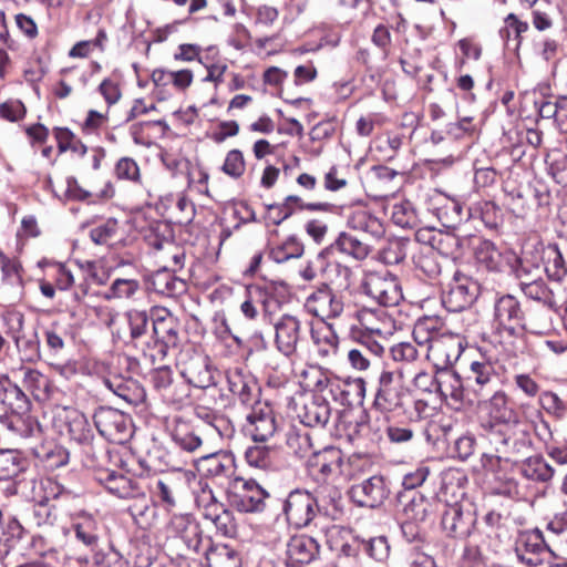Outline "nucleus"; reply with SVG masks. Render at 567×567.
Listing matches in <instances>:
<instances>
[{
	"label": "nucleus",
	"mask_w": 567,
	"mask_h": 567,
	"mask_svg": "<svg viewBox=\"0 0 567 567\" xmlns=\"http://www.w3.org/2000/svg\"><path fill=\"white\" fill-rule=\"evenodd\" d=\"M25 460L17 451H0V481L17 477L25 470Z\"/></svg>",
	"instance_id": "a18cd8bd"
},
{
	"label": "nucleus",
	"mask_w": 567,
	"mask_h": 567,
	"mask_svg": "<svg viewBox=\"0 0 567 567\" xmlns=\"http://www.w3.org/2000/svg\"><path fill=\"white\" fill-rule=\"evenodd\" d=\"M198 491L195 492V503L197 507L202 511L204 518L207 519L224 504L216 498L215 494L213 493V489L208 486L207 483H203L200 481L198 483Z\"/></svg>",
	"instance_id": "603ef678"
},
{
	"label": "nucleus",
	"mask_w": 567,
	"mask_h": 567,
	"mask_svg": "<svg viewBox=\"0 0 567 567\" xmlns=\"http://www.w3.org/2000/svg\"><path fill=\"white\" fill-rule=\"evenodd\" d=\"M331 250L347 255L355 260H363L370 252L369 244L348 233H340L330 246Z\"/></svg>",
	"instance_id": "473e14b6"
},
{
	"label": "nucleus",
	"mask_w": 567,
	"mask_h": 567,
	"mask_svg": "<svg viewBox=\"0 0 567 567\" xmlns=\"http://www.w3.org/2000/svg\"><path fill=\"white\" fill-rule=\"evenodd\" d=\"M68 432L70 437L83 445L86 453H91L93 450L92 440L93 432L91 430L90 423L84 414L72 411L68 416Z\"/></svg>",
	"instance_id": "2f4dec72"
},
{
	"label": "nucleus",
	"mask_w": 567,
	"mask_h": 567,
	"mask_svg": "<svg viewBox=\"0 0 567 567\" xmlns=\"http://www.w3.org/2000/svg\"><path fill=\"white\" fill-rule=\"evenodd\" d=\"M230 492L231 505L241 513L262 512L269 494L255 480L237 477L233 482Z\"/></svg>",
	"instance_id": "9b49d317"
},
{
	"label": "nucleus",
	"mask_w": 567,
	"mask_h": 567,
	"mask_svg": "<svg viewBox=\"0 0 567 567\" xmlns=\"http://www.w3.org/2000/svg\"><path fill=\"white\" fill-rule=\"evenodd\" d=\"M24 538L23 526L16 518H11L0 537V561H3L4 567H12L14 563H18L19 557L27 555L23 553L25 549Z\"/></svg>",
	"instance_id": "f3484780"
},
{
	"label": "nucleus",
	"mask_w": 567,
	"mask_h": 567,
	"mask_svg": "<svg viewBox=\"0 0 567 567\" xmlns=\"http://www.w3.org/2000/svg\"><path fill=\"white\" fill-rule=\"evenodd\" d=\"M99 481L111 494L120 498H134L143 495L138 483L124 474L113 471L102 472L99 476Z\"/></svg>",
	"instance_id": "b1692460"
},
{
	"label": "nucleus",
	"mask_w": 567,
	"mask_h": 567,
	"mask_svg": "<svg viewBox=\"0 0 567 567\" xmlns=\"http://www.w3.org/2000/svg\"><path fill=\"white\" fill-rule=\"evenodd\" d=\"M118 224L114 218H109L104 223L90 229V238L96 245H107L117 233Z\"/></svg>",
	"instance_id": "052dcab7"
},
{
	"label": "nucleus",
	"mask_w": 567,
	"mask_h": 567,
	"mask_svg": "<svg viewBox=\"0 0 567 567\" xmlns=\"http://www.w3.org/2000/svg\"><path fill=\"white\" fill-rule=\"evenodd\" d=\"M485 416L481 422L482 434L520 421L509 398L504 391H495L483 404Z\"/></svg>",
	"instance_id": "1a4fd4ad"
},
{
	"label": "nucleus",
	"mask_w": 567,
	"mask_h": 567,
	"mask_svg": "<svg viewBox=\"0 0 567 567\" xmlns=\"http://www.w3.org/2000/svg\"><path fill=\"white\" fill-rule=\"evenodd\" d=\"M416 269L427 279H436L442 271L441 264L433 251L422 252L415 260Z\"/></svg>",
	"instance_id": "bf43d9fd"
},
{
	"label": "nucleus",
	"mask_w": 567,
	"mask_h": 567,
	"mask_svg": "<svg viewBox=\"0 0 567 567\" xmlns=\"http://www.w3.org/2000/svg\"><path fill=\"white\" fill-rule=\"evenodd\" d=\"M319 471L323 475H331L340 471L342 465V453L339 449H324L319 455Z\"/></svg>",
	"instance_id": "13d9d810"
},
{
	"label": "nucleus",
	"mask_w": 567,
	"mask_h": 567,
	"mask_svg": "<svg viewBox=\"0 0 567 567\" xmlns=\"http://www.w3.org/2000/svg\"><path fill=\"white\" fill-rule=\"evenodd\" d=\"M436 392L442 399H451L455 403L463 402L464 388L461 377L451 369L437 371Z\"/></svg>",
	"instance_id": "c756f323"
},
{
	"label": "nucleus",
	"mask_w": 567,
	"mask_h": 567,
	"mask_svg": "<svg viewBox=\"0 0 567 567\" xmlns=\"http://www.w3.org/2000/svg\"><path fill=\"white\" fill-rule=\"evenodd\" d=\"M496 361L481 354L477 359L471 361L466 374L467 383L476 393L492 391L498 383V373L496 371Z\"/></svg>",
	"instance_id": "a211bd4d"
},
{
	"label": "nucleus",
	"mask_w": 567,
	"mask_h": 567,
	"mask_svg": "<svg viewBox=\"0 0 567 567\" xmlns=\"http://www.w3.org/2000/svg\"><path fill=\"white\" fill-rule=\"evenodd\" d=\"M330 414L331 409L328 401L322 396L316 395L305 403L299 413V419L306 426L323 427L328 423Z\"/></svg>",
	"instance_id": "cd10ccee"
},
{
	"label": "nucleus",
	"mask_w": 567,
	"mask_h": 567,
	"mask_svg": "<svg viewBox=\"0 0 567 567\" xmlns=\"http://www.w3.org/2000/svg\"><path fill=\"white\" fill-rule=\"evenodd\" d=\"M205 561L204 567H240L241 559L239 554L227 545H214L210 540L208 546L203 549Z\"/></svg>",
	"instance_id": "bb28decb"
},
{
	"label": "nucleus",
	"mask_w": 567,
	"mask_h": 567,
	"mask_svg": "<svg viewBox=\"0 0 567 567\" xmlns=\"http://www.w3.org/2000/svg\"><path fill=\"white\" fill-rule=\"evenodd\" d=\"M520 474L530 481L548 482L553 478L556 470L542 456L527 455L522 460Z\"/></svg>",
	"instance_id": "f704fd0d"
},
{
	"label": "nucleus",
	"mask_w": 567,
	"mask_h": 567,
	"mask_svg": "<svg viewBox=\"0 0 567 567\" xmlns=\"http://www.w3.org/2000/svg\"><path fill=\"white\" fill-rule=\"evenodd\" d=\"M347 224L351 229L367 237L380 238L384 234V228L380 219L367 209L359 208L353 210L349 215Z\"/></svg>",
	"instance_id": "c85d7f7f"
},
{
	"label": "nucleus",
	"mask_w": 567,
	"mask_h": 567,
	"mask_svg": "<svg viewBox=\"0 0 567 567\" xmlns=\"http://www.w3.org/2000/svg\"><path fill=\"white\" fill-rule=\"evenodd\" d=\"M227 382L229 391L238 396L243 404H250L254 401V391L256 383L251 377L246 375L243 371L235 369L227 373Z\"/></svg>",
	"instance_id": "4c0bfd02"
},
{
	"label": "nucleus",
	"mask_w": 567,
	"mask_h": 567,
	"mask_svg": "<svg viewBox=\"0 0 567 567\" xmlns=\"http://www.w3.org/2000/svg\"><path fill=\"white\" fill-rule=\"evenodd\" d=\"M482 436L488 441L496 453L485 455V467L493 458L516 464L534 452L532 426L522 420L484 433Z\"/></svg>",
	"instance_id": "f03ea898"
},
{
	"label": "nucleus",
	"mask_w": 567,
	"mask_h": 567,
	"mask_svg": "<svg viewBox=\"0 0 567 567\" xmlns=\"http://www.w3.org/2000/svg\"><path fill=\"white\" fill-rule=\"evenodd\" d=\"M152 286L156 293L169 298L182 295L186 290V282L166 270L157 271L153 276Z\"/></svg>",
	"instance_id": "a19ab883"
},
{
	"label": "nucleus",
	"mask_w": 567,
	"mask_h": 567,
	"mask_svg": "<svg viewBox=\"0 0 567 567\" xmlns=\"http://www.w3.org/2000/svg\"><path fill=\"white\" fill-rule=\"evenodd\" d=\"M278 425L274 410L268 404H257L246 416L243 430L255 443H264L275 435Z\"/></svg>",
	"instance_id": "4468645a"
},
{
	"label": "nucleus",
	"mask_w": 567,
	"mask_h": 567,
	"mask_svg": "<svg viewBox=\"0 0 567 567\" xmlns=\"http://www.w3.org/2000/svg\"><path fill=\"white\" fill-rule=\"evenodd\" d=\"M34 455L51 471L66 465L70 458L69 451L54 442H48L37 447Z\"/></svg>",
	"instance_id": "e433bc0d"
},
{
	"label": "nucleus",
	"mask_w": 567,
	"mask_h": 567,
	"mask_svg": "<svg viewBox=\"0 0 567 567\" xmlns=\"http://www.w3.org/2000/svg\"><path fill=\"white\" fill-rule=\"evenodd\" d=\"M126 320L130 328V336L132 340H137L143 337L148 327V316L143 310H130L126 312Z\"/></svg>",
	"instance_id": "e2e57ef3"
},
{
	"label": "nucleus",
	"mask_w": 567,
	"mask_h": 567,
	"mask_svg": "<svg viewBox=\"0 0 567 567\" xmlns=\"http://www.w3.org/2000/svg\"><path fill=\"white\" fill-rule=\"evenodd\" d=\"M550 328L549 317L546 310L539 307L530 308L523 312L519 336L523 332L532 334H543Z\"/></svg>",
	"instance_id": "37998d69"
},
{
	"label": "nucleus",
	"mask_w": 567,
	"mask_h": 567,
	"mask_svg": "<svg viewBox=\"0 0 567 567\" xmlns=\"http://www.w3.org/2000/svg\"><path fill=\"white\" fill-rule=\"evenodd\" d=\"M94 424L107 441L123 444L132 436V420L120 410L101 406L94 413Z\"/></svg>",
	"instance_id": "0eeeda50"
},
{
	"label": "nucleus",
	"mask_w": 567,
	"mask_h": 567,
	"mask_svg": "<svg viewBox=\"0 0 567 567\" xmlns=\"http://www.w3.org/2000/svg\"><path fill=\"white\" fill-rule=\"evenodd\" d=\"M181 374L188 384L198 389H208L216 383L209 359L202 354L192 355L184 361Z\"/></svg>",
	"instance_id": "412c9836"
},
{
	"label": "nucleus",
	"mask_w": 567,
	"mask_h": 567,
	"mask_svg": "<svg viewBox=\"0 0 567 567\" xmlns=\"http://www.w3.org/2000/svg\"><path fill=\"white\" fill-rule=\"evenodd\" d=\"M520 290L527 298L543 303L547 309L555 310L557 308L555 295L542 280V277L538 279L533 278L532 281H523Z\"/></svg>",
	"instance_id": "79ce46f5"
},
{
	"label": "nucleus",
	"mask_w": 567,
	"mask_h": 567,
	"mask_svg": "<svg viewBox=\"0 0 567 567\" xmlns=\"http://www.w3.org/2000/svg\"><path fill=\"white\" fill-rule=\"evenodd\" d=\"M99 524L93 515L83 513L79 516L78 522L74 524V532L76 538L85 546L94 548L99 542Z\"/></svg>",
	"instance_id": "c03bdc74"
},
{
	"label": "nucleus",
	"mask_w": 567,
	"mask_h": 567,
	"mask_svg": "<svg viewBox=\"0 0 567 567\" xmlns=\"http://www.w3.org/2000/svg\"><path fill=\"white\" fill-rule=\"evenodd\" d=\"M368 317H372V313L369 311L363 310L358 313L362 328L352 330L351 334L359 348L368 350L370 355L379 358L385 352V338L382 334L381 328L367 324L365 320Z\"/></svg>",
	"instance_id": "aec40b11"
},
{
	"label": "nucleus",
	"mask_w": 567,
	"mask_h": 567,
	"mask_svg": "<svg viewBox=\"0 0 567 567\" xmlns=\"http://www.w3.org/2000/svg\"><path fill=\"white\" fill-rule=\"evenodd\" d=\"M343 385L348 388V390L341 389L339 383H330L331 393L339 391L340 394L344 396L343 403L347 402L348 404H351L352 402L349 401L346 395H348L349 392H352L355 403L362 405L367 394L365 380L363 378H349Z\"/></svg>",
	"instance_id": "864d4df0"
},
{
	"label": "nucleus",
	"mask_w": 567,
	"mask_h": 567,
	"mask_svg": "<svg viewBox=\"0 0 567 567\" xmlns=\"http://www.w3.org/2000/svg\"><path fill=\"white\" fill-rule=\"evenodd\" d=\"M171 437L176 446L188 453H194L203 444L198 429L190 421L183 417L174 419Z\"/></svg>",
	"instance_id": "5701e85b"
},
{
	"label": "nucleus",
	"mask_w": 567,
	"mask_h": 567,
	"mask_svg": "<svg viewBox=\"0 0 567 567\" xmlns=\"http://www.w3.org/2000/svg\"><path fill=\"white\" fill-rule=\"evenodd\" d=\"M197 471L205 477H226L234 472V458L227 453H212L196 463Z\"/></svg>",
	"instance_id": "393cba45"
},
{
	"label": "nucleus",
	"mask_w": 567,
	"mask_h": 567,
	"mask_svg": "<svg viewBox=\"0 0 567 567\" xmlns=\"http://www.w3.org/2000/svg\"><path fill=\"white\" fill-rule=\"evenodd\" d=\"M1 403L7 408L4 413H24L30 411L31 402L20 386L10 379L3 384L0 394Z\"/></svg>",
	"instance_id": "72a5a7b5"
},
{
	"label": "nucleus",
	"mask_w": 567,
	"mask_h": 567,
	"mask_svg": "<svg viewBox=\"0 0 567 567\" xmlns=\"http://www.w3.org/2000/svg\"><path fill=\"white\" fill-rule=\"evenodd\" d=\"M287 446L299 457H306L315 453L308 432L291 430L287 434Z\"/></svg>",
	"instance_id": "6e6d98bb"
},
{
	"label": "nucleus",
	"mask_w": 567,
	"mask_h": 567,
	"mask_svg": "<svg viewBox=\"0 0 567 567\" xmlns=\"http://www.w3.org/2000/svg\"><path fill=\"white\" fill-rule=\"evenodd\" d=\"M179 481L172 477L158 478L154 493L165 509H173L177 505Z\"/></svg>",
	"instance_id": "8fccbe9b"
},
{
	"label": "nucleus",
	"mask_w": 567,
	"mask_h": 567,
	"mask_svg": "<svg viewBox=\"0 0 567 567\" xmlns=\"http://www.w3.org/2000/svg\"><path fill=\"white\" fill-rule=\"evenodd\" d=\"M461 247L460 238L450 231L440 230L431 251H436L443 257L455 256Z\"/></svg>",
	"instance_id": "4d7b16f0"
},
{
	"label": "nucleus",
	"mask_w": 567,
	"mask_h": 567,
	"mask_svg": "<svg viewBox=\"0 0 567 567\" xmlns=\"http://www.w3.org/2000/svg\"><path fill=\"white\" fill-rule=\"evenodd\" d=\"M309 313L320 318L323 323L326 320L336 319L343 312L342 298L336 295L327 285H322L313 291L305 303Z\"/></svg>",
	"instance_id": "dca6fc26"
},
{
	"label": "nucleus",
	"mask_w": 567,
	"mask_h": 567,
	"mask_svg": "<svg viewBox=\"0 0 567 567\" xmlns=\"http://www.w3.org/2000/svg\"><path fill=\"white\" fill-rule=\"evenodd\" d=\"M523 312L520 302L513 295L497 296L493 307V322L496 331L508 337H519Z\"/></svg>",
	"instance_id": "9d476101"
},
{
	"label": "nucleus",
	"mask_w": 567,
	"mask_h": 567,
	"mask_svg": "<svg viewBox=\"0 0 567 567\" xmlns=\"http://www.w3.org/2000/svg\"><path fill=\"white\" fill-rule=\"evenodd\" d=\"M362 288L367 296L383 307L396 306L403 298L398 279L389 271L368 272Z\"/></svg>",
	"instance_id": "6e6552de"
},
{
	"label": "nucleus",
	"mask_w": 567,
	"mask_h": 567,
	"mask_svg": "<svg viewBox=\"0 0 567 567\" xmlns=\"http://www.w3.org/2000/svg\"><path fill=\"white\" fill-rule=\"evenodd\" d=\"M408 396L401 374L383 369L378 377L372 408L381 413L392 412L403 408Z\"/></svg>",
	"instance_id": "39448f33"
},
{
	"label": "nucleus",
	"mask_w": 567,
	"mask_h": 567,
	"mask_svg": "<svg viewBox=\"0 0 567 567\" xmlns=\"http://www.w3.org/2000/svg\"><path fill=\"white\" fill-rule=\"evenodd\" d=\"M195 414L198 420L209 426L221 440H228L234 436L235 427L225 415L203 406L197 408Z\"/></svg>",
	"instance_id": "c9c22d12"
},
{
	"label": "nucleus",
	"mask_w": 567,
	"mask_h": 567,
	"mask_svg": "<svg viewBox=\"0 0 567 567\" xmlns=\"http://www.w3.org/2000/svg\"><path fill=\"white\" fill-rule=\"evenodd\" d=\"M152 326V342L146 343L143 352L155 363L164 360L169 350L178 348L181 324L167 309H158L153 313Z\"/></svg>",
	"instance_id": "20e7f679"
},
{
	"label": "nucleus",
	"mask_w": 567,
	"mask_h": 567,
	"mask_svg": "<svg viewBox=\"0 0 567 567\" xmlns=\"http://www.w3.org/2000/svg\"><path fill=\"white\" fill-rule=\"evenodd\" d=\"M329 498V505L333 511L341 507V493L334 486L321 487L317 495L307 489L291 491L284 504V513L288 523L296 528L307 527L313 522L318 514H330L326 498Z\"/></svg>",
	"instance_id": "f257e3e1"
},
{
	"label": "nucleus",
	"mask_w": 567,
	"mask_h": 567,
	"mask_svg": "<svg viewBox=\"0 0 567 567\" xmlns=\"http://www.w3.org/2000/svg\"><path fill=\"white\" fill-rule=\"evenodd\" d=\"M390 495V485L382 475H373L350 489V496L361 507L375 508Z\"/></svg>",
	"instance_id": "2eb2a0df"
},
{
	"label": "nucleus",
	"mask_w": 567,
	"mask_h": 567,
	"mask_svg": "<svg viewBox=\"0 0 567 567\" xmlns=\"http://www.w3.org/2000/svg\"><path fill=\"white\" fill-rule=\"evenodd\" d=\"M463 352L462 340L454 334L442 336L427 348V357L432 358L439 370L450 369Z\"/></svg>",
	"instance_id": "6ab92c4d"
},
{
	"label": "nucleus",
	"mask_w": 567,
	"mask_h": 567,
	"mask_svg": "<svg viewBox=\"0 0 567 567\" xmlns=\"http://www.w3.org/2000/svg\"><path fill=\"white\" fill-rule=\"evenodd\" d=\"M473 249L477 264H480L488 271L501 270L502 254L491 240L477 239Z\"/></svg>",
	"instance_id": "58836bf2"
},
{
	"label": "nucleus",
	"mask_w": 567,
	"mask_h": 567,
	"mask_svg": "<svg viewBox=\"0 0 567 567\" xmlns=\"http://www.w3.org/2000/svg\"><path fill=\"white\" fill-rule=\"evenodd\" d=\"M16 344L23 360L32 362L40 358V341L37 333L17 337Z\"/></svg>",
	"instance_id": "0e129e2a"
},
{
	"label": "nucleus",
	"mask_w": 567,
	"mask_h": 567,
	"mask_svg": "<svg viewBox=\"0 0 567 567\" xmlns=\"http://www.w3.org/2000/svg\"><path fill=\"white\" fill-rule=\"evenodd\" d=\"M480 295V284L472 277L455 271L447 289L442 293V305L450 312L470 308Z\"/></svg>",
	"instance_id": "423d86ee"
},
{
	"label": "nucleus",
	"mask_w": 567,
	"mask_h": 567,
	"mask_svg": "<svg viewBox=\"0 0 567 567\" xmlns=\"http://www.w3.org/2000/svg\"><path fill=\"white\" fill-rule=\"evenodd\" d=\"M477 518L471 507H463L458 503L447 505L442 513L441 527L446 536L464 539L472 535Z\"/></svg>",
	"instance_id": "ddd939ff"
},
{
	"label": "nucleus",
	"mask_w": 567,
	"mask_h": 567,
	"mask_svg": "<svg viewBox=\"0 0 567 567\" xmlns=\"http://www.w3.org/2000/svg\"><path fill=\"white\" fill-rule=\"evenodd\" d=\"M471 216L478 217L487 228H496L499 221V208L488 200L476 203L471 209Z\"/></svg>",
	"instance_id": "5fc2aeb1"
},
{
	"label": "nucleus",
	"mask_w": 567,
	"mask_h": 567,
	"mask_svg": "<svg viewBox=\"0 0 567 567\" xmlns=\"http://www.w3.org/2000/svg\"><path fill=\"white\" fill-rule=\"evenodd\" d=\"M53 132L59 153L71 151L81 157L87 153V146L70 128L54 127Z\"/></svg>",
	"instance_id": "09e8293b"
},
{
	"label": "nucleus",
	"mask_w": 567,
	"mask_h": 567,
	"mask_svg": "<svg viewBox=\"0 0 567 567\" xmlns=\"http://www.w3.org/2000/svg\"><path fill=\"white\" fill-rule=\"evenodd\" d=\"M300 320L291 315H284L275 323V342L277 349L286 357L293 354L300 340Z\"/></svg>",
	"instance_id": "4be33fe9"
},
{
	"label": "nucleus",
	"mask_w": 567,
	"mask_h": 567,
	"mask_svg": "<svg viewBox=\"0 0 567 567\" xmlns=\"http://www.w3.org/2000/svg\"><path fill=\"white\" fill-rule=\"evenodd\" d=\"M140 288L141 285L135 279L117 278L112 282L106 298L128 299L132 298Z\"/></svg>",
	"instance_id": "69168bd1"
},
{
	"label": "nucleus",
	"mask_w": 567,
	"mask_h": 567,
	"mask_svg": "<svg viewBox=\"0 0 567 567\" xmlns=\"http://www.w3.org/2000/svg\"><path fill=\"white\" fill-rule=\"evenodd\" d=\"M542 408L556 419L565 417L567 404L553 391H545L539 396Z\"/></svg>",
	"instance_id": "680f3d73"
},
{
	"label": "nucleus",
	"mask_w": 567,
	"mask_h": 567,
	"mask_svg": "<svg viewBox=\"0 0 567 567\" xmlns=\"http://www.w3.org/2000/svg\"><path fill=\"white\" fill-rule=\"evenodd\" d=\"M515 553L522 563L530 567L540 566L554 556V551L545 542L543 532L538 528L523 532L518 536Z\"/></svg>",
	"instance_id": "f8f14e48"
},
{
	"label": "nucleus",
	"mask_w": 567,
	"mask_h": 567,
	"mask_svg": "<svg viewBox=\"0 0 567 567\" xmlns=\"http://www.w3.org/2000/svg\"><path fill=\"white\" fill-rule=\"evenodd\" d=\"M403 511L409 519L423 522L429 513V503L423 495L414 493Z\"/></svg>",
	"instance_id": "774afa93"
},
{
	"label": "nucleus",
	"mask_w": 567,
	"mask_h": 567,
	"mask_svg": "<svg viewBox=\"0 0 567 567\" xmlns=\"http://www.w3.org/2000/svg\"><path fill=\"white\" fill-rule=\"evenodd\" d=\"M303 254V245L296 237L287 238L282 244L271 248L269 256L277 262L282 264L292 258H299Z\"/></svg>",
	"instance_id": "3c124183"
},
{
	"label": "nucleus",
	"mask_w": 567,
	"mask_h": 567,
	"mask_svg": "<svg viewBox=\"0 0 567 567\" xmlns=\"http://www.w3.org/2000/svg\"><path fill=\"white\" fill-rule=\"evenodd\" d=\"M276 451L265 444H255L248 446L245 451V460L251 467L259 470L269 468L275 460Z\"/></svg>",
	"instance_id": "de8ad7c7"
},
{
	"label": "nucleus",
	"mask_w": 567,
	"mask_h": 567,
	"mask_svg": "<svg viewBox=\"0 0 567 567\" xmlns=\"http://www.w3.org/2000/svg\"><path fill=\"white\" fill-rule=\"evenodd\" d=\"M391 217L393 223L402 228L413 227L416 220L415 210L409 202L394 204Z\"/></svg>",
	"instance_id": "338daca9"
},
{
	"label": "nucleus",
	"mask_w": 567,
	"mask_h": 567,
	"mask_svg": "<svg viewBox=\"0 0 567 567\" xmlns=\"http://www.w3.org/2000/svg\"><path fill=\"white\" fill-rule=\"evenodd\" d=\"M311 339L321 358H332L337 355L339 338L331 324L322 323L320 326L312 327Z\"/></svg>",
	"instance_id": "7c9ffc66"
},
{
	"label": "nucleus",
	"mask_w": 567,
	"mask_h": 567,
	"mask_svg": "<svg viewBox=\"0 0 567 567\" xmlns=\"http://www.w3.org/2000/svg\"><path fill=\"white\" fill-rule=\"evenodd\" d=\"M0 424L12 435L22 439L33 437L40 433L39 422L29 412L3 413L0 415Z\"/></svg>",
	"instance_id": "a878e982"
},
{
	"label": "nucleus",
	"mask_w": 567,
	"mask_h": 567,
	"mask_svg": "<svg viewBox=\"0 0 567 567\" xmlns=\"http://www.w3.org/2000/svg\"><path fill=\"white\" fill-rule=\"evenodd\" d=\"M210 544L199 524L188 514L173 515L166 525V547L178 556L188 558L203 551Z\"/></svg>",
	"instance_id": "7ed1b4c3"
},
{
	"label": "nucleus",
	"mask_w": 567,
	"mask_h": 567,
	"mask_svg": "<svg viewBox=\"0 0 567 567\" xmlns=\"http://www.w3.org/2000/svg\"><path fill=\"white\" fill-rule=\"evenodd\" d=\"M18 371L21 374L24 389L35 399L47 394L49 380L43 373L29 367H21Z\"/></svg>",
	"instance_id": "49530a36"
},
{
	"label": "nucleus",
	"mask_w": 567,
	"mask_h": 567,
	"mask_svg": "<svg viewBox=\"0 0 567 567\" xmlns=\"http://www.w3.org/2000/svg\"><path fill=\"white\" fill-rule=\"evenodd\" d=\"M543 271L556 281L561 280L567 275V267L557 245H548L542 249Z\"/></svg>",
	"instance_id": "ea45409f"
}]
</instances>
